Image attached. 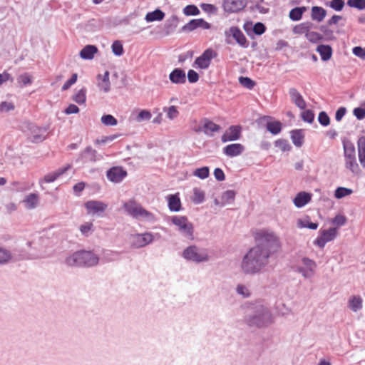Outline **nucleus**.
<instances>
[{"mask_svg": "<svg viewBox=\"0 0 365 365\" xmlns=\"http://www.w3.org/2000/svg\"><path fill=\"white\" fill-rule=\"evenodd\" d=\"M353 190L344 187H339L335 190L334 197L337 199H341L347 195H351Z\"/></svg>", "mask_w": 365, "mask_h": 365, "instance_id": "c03bdc74", "label": "nucleus"}, {"mask_svg": "<svg viewBox=\"0 0 365 365\" xmlns=\"http://www.w3.org/2000/svg\"><path fill=\"white\" fill-rule=\"evenodd\" d=\"M313 24L310 21H306L301 23L299 24L296 25L292 31L294 34H305L307 35V32L312 28Z\"/></svg>", "mask_w": 365, "mask_h": 365, "instance_id": "e433bc0d", "label": "nucleus"}, {"mask_svg": "<svg viewBox=\"0 0 365 365\" xmlns=\"http://www.w3.org/2000/svg\"><path fill=\"white\" fill-rule=\"evenodd\" d=\"M73 100L79 105L85 103L86 101V89L82 88L73 96Z\"/></svg>", "mask_w": 365, "mask_h": 365, "instance_id": "37998d69", "label": "nucleus"}, {"mask_svg": "<svg viewBox=\"0 0 365 365\" xmlns=\"http://www.w3.org/2000/svg\"><path fill=\"white\" fill-rule=\"evenodd\" d=\"M155 235L150 232L131 234L129 237L130 247L133 249H140L152 244Z\"/></svg>", "mask_w": 365, "mask_h": 365, "instance_id": "6e6552de", "label": "nucleus"}, {"mask_svg": "<svg viewBox=\"0 0 365 365\" xmlns=\"http://www.w3.org/2000/svg\"><path fill=\"white\" fill-rule=\"evenodd\" d=\"M225 41L227 43H232L230 38L232 37L236 42L242 47L247 48L249 45L247 38L242 31L237 26H232L225 31Z\"/></svg>", "mask_w": 365, "mask_h": 365, "instance_id": "9b49d317", "label": "nucleus"}, {"mask_svg": "<svg viewBox=\"0 0 365 365\" xmlns=\"http://www.w3.org/2000/svg\"><path fill=\"white\" fill-rule=\"evenodd\" d=\"M217 56V53L212 48L206 49L199 57L196 58L195 65L200 69H207L212 58Z\"/></svg>", "mask_w": 365, "mask_h": 365, "instance_id": "ddd939ff", "label": "nucleus"}, {"mask_svg": "<svg viewBox=\"0 0 365 365\" xmlns=\"http://www.w3.org/2000/svg\"><path fill=\"white\" fill-rule=\"evenodd\" d=\"M165 17V13L159 9L153 11L148 12L145 15V20L147 22H153L155 21H162Z\"/></svg>", "mask_w": 365, "mask_h": 365, "instance_id": "4c0bfd02", "label": "nucleus"}, {"mask_svg": "<svg viewBox=\"0 0 365 365\" xmlns=\"http://www.w3.org/2000/svg\"><path fill=\"white\" fill-rule=\"evenodd\" d=\"M246 6V0H224L223 8L226 12L235 13Z\"/></svg>", "mask_w": 365, "mask_h": 365, "instance_id": "a211bd4d", "label": "nucleus"}, {"mask_svg": "<svg viewBox=\"0 0 365 365\" xmlns=\"http://www.w3.org/2000/svg\"><path fill=\"white\" fill-rule=\"evenodd\" d=\"M102 159L103 156L101 154L98 153L97 151L93 149L91 146H88L83 152L81 153L76 160L82 163H95Z\"/></svg>", "mask_w": 365, "mask_h": 365, "instance_id": "4468645a", "label": "nucleus"}, {"mask_svg": "<svg viewBox=\"0 0 365 365\" xmlns=\"http://www.w3.org/2000/svg\"><path fill=\"white\" fill-rule=\"evenodd\" d=\"M28 129L29 131V138L32 143H40L46 138V128L38 127L34 124H29Z\"/></svg>", "mask_w": 365, "mask_h": 365, "instance_id": "2eb2a0df", "label": "nucleus"}, {"mask_svg": "<svg viewBox=\"0 0 365 365\" xmlns=\"http://www.w3.org/2000/svg\"><path fill=\"white\" fill-rule=\"evenodd\" d=\"M111 48L112 52L117 56H120L123 54V46L120 41H115L112 43Z\"/></svg>", "mask_w": 365, "mask_h": 365, "instance_id": "8fccbe9b", "label": "nucleus"}, {"mask_svg": "<svg viewBox=\"0 0 365 365\" xmlns=\"http://www.w3.org/2000/svg\"><path fill=\"white\" fill-rule=\"evenodd\" d=\"M79 230L84 237L90 236L94 231L93 224L91 222H86L79 227Z\"/></svg>", "mask_w": 365, "mask_h": 365, "instance_id": "79ce46f5", "label": "nucleus"}, {"mask_svg": "<svg viewBox=\"0 0 365 365\" xmlns=\"http://www.w3.org/2000/svg\"><path fill=\"white\" fill-rule=\"evenodd\" d=\"M170 221L173 225L178 227V232L182 236L190 240L193 238V225L189 222L187 217L175 215L171 217Z\"/></svg>", "mask_w": 365, "mask_h": 365, "instance_id": "0eeeda50", "label": "nucleus"}, {"mask_svg": "<svg viewBox=\"0 0 365 365\" xmlns=\"http://www.w3.org/2000/svg\"><path fill=\"white\" fill-rule=\"evenodd\" d=\"M246 322L250 327L262 328L273 322L272 314L269 309L261 304H255L251 313L247 315Z\"/></svg>", "mask_w": 365, "mask_h": 365, "instance_id": "f03ea898", "label": "nucleus"}, {"mask_svg": "<svg viewBox=\"0 0 365 365\" xmlns=\"http://www.w3.org/2000/svg\"><path fill=\"white\" fill-rule=\"evenodd\" d=\"M209 174L210 170L207 166L197 168L193 173V175L199 178L200 179L207 178L209 176Z\"/></svg>", "mask_w": 365, "mask_h": 365, "instance_id": "09e8293b", "label": "nucleus"}, {"mask_svg": "<svg viewBox=\"0 0 365 365\" xmlns=\"http://www.w3.org/2000/svg\"><path fill=\"white\" fill-rule=\"evenodd\" d=\"M307 11V7H295L289 11V16L294 21H299L302 18L303 14Z\"/></svg>", "mask_w": 365, "mask_h": 365, "instance_id": "58836bf2", "label": "nucleus"}, {"mask_svg": "<svg viewBox=\"0 0 365 365\" xmlns=\"http://www.w3.org/2000/svg\"><path fill=\"white\" fill-rule=\"evenodd\" d=\"M192 200L195 204L197 205L202 203L205 200V192L200 188H194Z\"/></svg>", "mask_w": 365, "mask_h": 365, "instance_id": "a19ab883", "label": "nucleus"}, {"mask_svg": "<svg viewBox=\"0 0 365 365\" xmlns=\"http://www.w3.org/2000/svg\"><path fill=\"white\" fill-rule=\"evenodd\" d=\"M235 192L234 190H227L225 192H223L222 195V200L223 203L227 204L232 202L235 197Z\"/></svg>", "mask_w": 365, "mask_h": 365, "instance_id": "5fc2aeb1", "label": "nucleus"}, {"mask_svg": "<svg viewBox=\"0 0 365 365\" xmlns=\"http://www.w3.org/2000/svg\"><path fill=\"white\" fill-rule=\"evenodd\" d=\"M304 132L302 130H293L291 131V139L296 147H301L304 143Z\"/></svg>", "mask_w": 365, "mask_h": 365, "instance_id": "c9c22d12", "label": "nucleus"}, {"mask_svg": "<svg viewBox=\"0 0 365 365\" xmlns=\"http://www.w3.org/2000/svg\"><path fill=\"white\" fill-rule=\"evenodd\" d=\"M70 168V165H67L63 168H61L57 170L46 174L44 176L43 181L47 183H51L54 182L58 178L65 173Z\"/></svg>", "mask_w": 365, "mask_h": 365, "instance_id": "2f4dec72", "label": "nucleus"}, {"mask_svg": "<svg viewBox=\"0 0 365 365\" xmlns=\"http://www.w3.org/2000/svg\"><path fill=\"white\" fill-rule=\"evenodd\" d=\"M99 262L98 256L92 251L79 250L68 256L65 263L69 267H91Z\"/></svg>", "mask_w": 365, "mask_h": 365, "instance_id": "7ed1b4c3", "label": "nucleus"}, {"mask_svg": "<svg viewBox=\"0 0 365 365\" xmlns=\"http://www.w3.org/2000/svg\"><path fill=\"white\" fill-rule=\"evenodd\" d=\"M183 13L186 16H195L200 14V10L195 5H187L183 9Z\"/></svg>", "mask_w": 365, "mask_h": 365, "instance_id": "052dcab7", "label": "nucleus"}, {"mask_svg": "<svg viewBox=\"0 0 365 365\" xmlns=\"http://www.w3.org/2000/svg\"><path fill=\"white\" fill-rule=\"evenodd\" d=\"M319 225L316 222H312L309 220H298L297 221V227L299 228H309L311 230H317Z\"/></svg>", "mask_w": 365, "mask_h": 365, "instance_id": "49530a36", "label": "nucleus"}, {"mask_svg": "<svg viewBox=\"0 0 365 365\" xmlns=\"http://www.w3.org/2000/svg\"><path fill=\"white\" fill-rule=\"evenodd\" d=\"M163 111L167 112L168 118L170 120L176 118L179 115V112L175 106H171L169 108H164Z\"/></svg>", "mask_w": 365, "mask_h": 365, "instance_id": "13d9d810", "label": "nucleus"}, {"mask_svg": "<svg viewBox=\"0 0 365 365\" xmlns=\"http://www.w3.org/2000/svg\"><path fill=\"white\" fill-rule=\"evenodd\" d=\"M312 196V195L311 193L304 191L299 192V193L297 194L296 197L293 200L294 204L298 208L303 207L311 201Z\"/></svg>", "mask_w": 365, "mask_h": 365, "instance_id": "a878e982", "label": "nucleus"}, {"mask_svg": "<svg viewBox=\"0 0 365 365\" xmlns=\"http://www.w3.org/2000/svg\"><path fill=\"white\" fill-rule=\"evenodd\" d=\"M121 252L113 250H106L103 252L102 261L104 263H109L120 259Z\"/></svg>", "mask_w": 365, "mask_h": 365, "instance_id": "72a5a7b5", "label": "nucleus"}, {"mask_svg": "<svg viewBox=\"0 0 365 365\" xmlns=\"http://www.w3.org/2000/svg\"><path fill=\"white\" fill-rule=\"evenodd\" d=\"M318 121L322 126H327L330 123V118L325 111H322L319 114Z\"/></svg>", "mask_w": 365, "mask_h": 365, "instance_id": "0e129e2a", "label": "nucleus"}, {"mask_svg": "<svg viewBox=\"0 0 365 365\" xmlns=\"http://www.w3.org/2000/svg\"><path fill=\"white\" fill-rule=\"evenodd\" d=\"M302 118L304 121L312 123L314 119V113L312 110H306L301 114Z\"/></svg>", "mask_w": 365, "mask_h": 365, "instance_id": "e2e57ef3", "label": "nucleus"}, {"mask_svg": "<svg viewBox=\"0 0 365 365\" xmlns=\"http://www.w3.org/2000/svg\"><path fill=\"white\" fill-rule=\"evenodd\" d=\"M363 300L360 296H353L349 300V307L353 312H357L362 308Z\"/></svg>", "mask_w": 365, "mask_h": 365, "instance_id": "ea45409f", "label": "nucleus"}, {"mask_svg": "<svg viewBox=\"0 0 365 365\" xmlns=\"http://www.w3.org/2000/svg\"><path fill=\"white\" fill-rule=\"evenodd\" d=\"M344 156L345 168L353 174L357 175L360 172L359 165L356 159V150L354 145L348 140H343Z\"/></svg>", "mask_w": 365, "mask_h": 365, "instance_id": "423d86ee", "label": "nucleus"}, {"mask_svg": "<svg viewBox=\"0 0 365 365\" xmlns=\"http://www.w3.org/2000/svg\"><path fill=\"white\" fill-rule=\"evenodd\" d=\"M197 28L209 29L210 28V24L202 19H192L184 25L182 30L184 31H191Z\"/></svg>", "mask_w": 365, "mask_h": 365, "instance_id": "6ab92c4d", "label": "nucleus"}, {"mask_svg": "<svg viewBox=\"0 0 365 365\" xmlns=\"http://www.w3.org/2000/svg\"><path fill=\"white\" fill-rule=\"evenodd\" d=\"M317 264L316 262L309 257L302 258L300 264L294 267V270L301 274L306 279L312 278L316 273Z\"/></svg>", "mask_w": 365, "mask_h": 365, "instance_id": "1a4fd4ad", "label": "nucleus"}, {"mask_svg": "<svg viewBox=\"0 0 365 365\" xmlns=\"http://www.w3.org/2000/svg\"><path fill=\"white\" fill-rule=\"evenodd\" d=\"M127 175V172L121 167H113L110 168L107 173L106 176L108 179L115 183L120 182Z\"/></svg>", "mask_w": 365, "mask_h": 365, "instance_id": "dca6fc26", "label": "nucleus"}, {"mask_svg": "<svg viewBox=\"0 0 365 365\" xmlns=\"http://www.w3.org/2000/svg\"><path fill=\"white\" fill-rule=\"evenodd\" d=\"M326 4L336 11H340L343 9L345 3L344 0H331Z\"/></svg>", "mask_w": 365, "mask_h": 365, "instance_id": "de8ad7c7", "label": "nucleus"}, {"mask_svg": "<svg viewBox=\"0 0 365 365\" xmlns=\"http://www.w3.org/2000/svg\"><path fill=\"white\" fill-rule=\"evenodd\" d=\"M37 257H39V256L29 254L22 248H14L12 252H11L10 261L16 262Z\"/></svg>", "mask_w": 365, "mask_h": 365, "instance_id": "aec40b11", "label": "nucleus"}, {"mask_svg": "<svg viewBox=\"0 0 365 365\" xmlns=\"http://www.w3.org/2000/svg\"><path fill=\"white\" fill-rule=\"evenodd\" d=\"M152 117L151 113L148 110H141L135 118L137 122H143L150 120Z\"/></svg>", "mask_w": 365, "mask_h": 365, "instance_id": "603ef678", "label": "nucleus"}, {"mask_svg": "<svg viewBox=\"0 0 365 365\" xmlns=\"http://www.w3.org/2000/svg\"><path fill=\"white\" fill-rule=\"evenodd\" d=\"M242 128L240 125H231L222 135L221 140L223 143L234 141L240 139Z\"/></svg>", "mask_w": 365, "mask_h": 365, "instance_id": "f3484780", "label": "nucleus"}, {"mask_svg": "<svg viewBox=\"0 0 365 365\" xmlns=\"http://www.w3.org/2000/svg\"><path fill=\"white\" fill-rule=\"evenodd\" d=\"M245 150V147L240 143H233L225 146L223 148V153L230 158L241 155Z\"/></svg>", "mask_w": 365, "mask_h": 365, "instance_id": "412c9836", "label": "nucleus"}, {"mask_svg": "<svg viewBox=\"0 0 365 365\" xmlns=\"http://www.w3.org/2000/svg\"><path fill=\"white\" fill-rule=\"evenodd\" d=\"M169 210L172 212H178L181 209V202L179 196L170 195L167 197Z\"/></svg>", "mask_w": 365, "mask_h": 365, "instance_id": "7c9ffc66", "label": "nucleus"}, {"mask_svg": "<svg viewBox=\"0 0 365 365\" xmlns=\"http://www.w3.org/2000/svg\"><path fill=\"white\" fill-rule=\"evenodd\" d=\"M327 16V11L318 6H314L311 9V18L317 22H322Z\"/></svg>", "mask_w": 365, "mask_h": 365, "instance_id": "c756f323", "label": "nucleus"}, {"mask_svg": "<svg viewBox=\"0 0 365 365\" xmlns=\"http://www.w3.org/2000/svg\"><path fill=\"white\" fill-rule=\"evenodd\" d=\"M239 82L243 87L248 89H252L255 86V82L249 77L240 76Z\"/></svg>", "mask_w": 365, "mask_h": 365, "instance_id": "864d4df0", "label": "nucleus"}, {"mask_svg": "<svg viewBox=\"0 0 365 365\" xmlns=\"http://www.w3.org/2000/svg\"><path fill=\"white\" fill-rule=\"evenodd\" d=\"M337 235V227L320 230L319 236L314 241V245H317L319 248H324L326 244L333 241L336 237Z\"/></svg>", "mask_w": 365, "mask_h": 365, "instance_id": "9d476101", "label": "nucleus"}, {"mask_svg": "<svg viewBox=\"0 0 365 365\" xmlns=\"http://www.w3.org/2000/svg\"><path fill=\"white\" fill-rule=\"evenodd\" d=\"M178 24V18L175 15H172L168 18L163 26V31L165 36L173 34L176 29Z\"/></svg>", "mask_w": 365, "mask_h": 365, "instance_id": "bb28decb", "label": "nucleus"}, {"mask_svg": "<svg viewBox=\"0 0 365 365\" xmlns=\"http://www.w3.org/2000/svg\"><path fill=\"white\" fill-rule=\"evenodd\" d=\"M265 30V26L261 22H257L252 26V31L257 35H262Z\"/></svg>", "mask_w": 365, "mask_h": 365, "instance_id": "338daca9", "label": "nucleus"}, {"mask_svg": "<svg viewBox=\"0 0 365 365\" xmlns=\"http://www.w3.org/2000/svg\"><path fill=\"white\" fill-rule=\"evenodd\" d=\"M259 244L251 248L243 257L240 268L245 274H255L260 272L268 264L272 252L279 247L277 237L272 232L261 230L257 233Z\"/></svg>", "mask_w": 365, "mask_h": 365, "instance_id": "f257e3e1", "label": "nucleus"}, {"mask_svg": "<svg viewBox=\"0 0 365 365\" xmlns=\"http://www.w3.org/2000/svg\"><path fill=\"white\" fill-rule=\"evenodd\" d=\"M23 203L24 204L26 208L29 210L36 208L39 203V198L38 195L35 193H30L26 196L23 200Z\"/></svg>", "mask_w": 365, "mask_h": 365, "instance_id": "473e14b6", "label": "nucleus"}, {"mask_svg": "<svg viewBox=\"0 0 365 365\" xmlns=\"http://www.w3.org/2000/svg\"><path fill=\"white\" fill-rule=\"evenodd\" d=\"M109 71H105L103 76L98 75V88L103 91L105 93H108L110 90V82L109 80Z\"/></svg>", "mask_w": 365, "mask_h": 365, "instance_id": "cd10ccee", "label": "nucleus"}, {"mask_svg": "<svg viewBox=\"0 0 365 365\" xmlns=\"http://www.w3.org/2000/svg\"><path fill=\"white\" fill-rule=\"evenodd\" d=\"M317 51L319 53L322 60L324 61L329 60L332 55V48L329 45H319L317 48Z\"/></svg>", "mask_w": 365, "mask_h": 365, "instance_id": "f704fd0d", "label": "nucleus"}, {"mask_svg": "<svg viewBox=\"0 0 365 365\" xmlns=\"http://www.w3.org/2000/svg\"><path fill=\"white\" fill-rule=\"evenodd\" d=\"M182 257L186 261L196 264L207 262L210 259L207 249L194 245L187 247L182 251Z\"/></svg>", "mask_w": 365, "mask_h": 365, "instance_id": "39448f33", "label": "nucleus"}, {"mask_svg": "<svg viewBox=\"0 0 365 365\" xmlns=\"http://www.w3.org/2000/svg\"><path fill=\"white\" fill-rule=\"evenodd\" d=\"M11 259V252L5 248L0 247V264H5Z\"/></svg>", "mask_w": 365, "mask_h": 365, "instance_id": "6e6d98bb", "label": "nucleus"}, {"mask_svg": "<svg viewBox=\"0 0 365 365\" xmlns=\"http://www.w3.org/2000/svg\"><path fill=\"white\" fill-rule=\"evenodd\" d=\"M220 126L212 121L205 119L204 123L200 128V130L202 131L206 135L212 137L214 133L218 132L220 130Z\"/></svg>", "mask_w": 365, "mask_h": 365, "instance_id": "5701e85b", "label": "nucleus"}, {"mask_svg": "<svg viewBox=\"0 0 365 365\" xmlns=\"http://www.w3.org/2000/svg\"><path fill=\"white\" fill-rule=\"evenodd\" d=\"M85 207L88 215L102 217L108 205L102 201L89 200L85 203Z\"/></svg>", "mask_w": 365, "mask_h": 365, "instance_id": "f8f14e48", "label": "nucleus"}, {"mask_svg": "<svg viewBox=\"0 0 365 365\" xmlns=\"http://www.w3.org/2000/svg\"><path fill=\"white\" fill-rule=\"evenodd\" d=\"M18 82L21 84L22 86H26L31 83V77L29 73H25L19 76Z\"/></svg>", "mask_w": 365, "mask_h": 365, "instance_id": "69168bd1", "label": "nucleus"}, {"mask_svg": "<svg viewBox=\"0 0 365 365\" xmlns=\"http://www.w3.org/2000/svg\"><path fill=\"white\" fill-rule=\"evenodd\" d=\"M274 145L279 148L282 152L289 151L292 149V146L286 139H278L275 140Z\"/></svg>", "mask_w": 365, "mask_h": 365, "instance_id": "a18cd8bd", "label": "nucleus"}, {"mask_svg": "<svg viewBox=\"0 0 365 365\" xmlns=\"http://www.w3.org/2000/svg\"><path fill=\"white\" fill-rule=\"evenodd\" d=\"M263 120H267L266 128L272 135H277L282 130V123L278 120H272L269 116H264L262 118Z\"/></svg>", "mask_w": 365, "mask_h": 365, "instance_id": "4be33fe9", "label": "nucleus"}, {"mask_svg": "<svg viewBox=\"0 0 365 365\" xmlns=\"http://www.w3.org/2000/svg\"><path fill=\"white\" fill-rule=\"evenodd\" d=\"M101 122L103 124L107 126H114L118 123L117 120L110 114L103 115L101 117Z\"/></svg>", "mask_w": 365, "mask_h": 365, "instance_id": "3c124183", "label": "nucleus"}, {"mask_svg": "<svg viewBox=\"0 0 365 365\" xmlns=\"http://www.w3.org/2000/svg\"><path fill=\"white\" fill-rule=\"evenodd\" d=\"M98 52V48L94 45H86L80 51V56L84 60H91Z\"/></svg>", "mask_w": 365, "mask_h": 365, "instance_id": "c85d7f7f", "label": "nucleus"}, {"mask_svg": "<svg viewBox=\"0 0 365 365\" xmlns=\"http://www.w3.org/2000/svg\"><path fill=\"white\" fill-rule=\"evenodd\" d=\"M346 4L349 6L356 8L359 10L365 9V0H348Z\"/></svg>", "mask_w": 365, "mask_h": 365, "instance_id": "bf43d9fd", "label": "nucleus"}, {"mask_svg": "<svg viewBox=\"0 0 365 365\" xmlns=\"http://www.w3.org/2000/svg\"><path fill=\"white\" fill-rule=\"evenodd\" d=\"M123 209L125 212L136 220H141L148 222H154L156 217L154 214L146 210L140 204L134 200H129L123 203Z\"/></svg>", "mask_w": 365, "mask_h": 365, "instance_id": "20e7f679", "label": "nucleus"}, {"mask_svg": "<svg viewBox=\"0 0 365 365\" xmlns=\"http://www.w3.org/2000/svg\"><path fill=\"white\" fill-rule=\"evenodd\" d=\"M346 222V218L342 215H336L331 220V224L337 227L344 225Z\"/></svg>", "mask_w": 365, "mask_h": 365, "instance_id": "680f3d73", "label": "nucleus"}, {"mask_svg": "<svg viewBox=\"0 0 365 365\" xmlns=\"http://www.w3.org/2000/svg\"><path fill=\"white\" fill-rule=\"evenodd\" d=\"M289 94L292 101L300 109L306 108V102L300 93L295 88H291L289 90Z\"/></svg>", "mask_w": 365, "mask_h": 365, "instance_id": "393cba45", "label": "nucleus"}, {"mask_svg": "<svg viewBox=\"0 0 365 365\" xmlns=\"http://www.w3.org/2000/svg\"><path fill=\"white\" fill-rule=\"evenodd\" d=\"M358 153H365V136H361L357 141Z\"/></svg>", "mask_w": 365, "mask_h": 365, "instance_id": "774afa93", "label": "nucleus"}, {"mask_svg": "<svg viewBox=\"0 0 365 365\" xmlns=\"http://www.w3.org/2000/svg\"><path fill=\"white\" fill-rule=\"evenodd\" d=\"M306 38L309 41L312 43L319 42L323 38L320 34L315 31H310V30L307 32Z\"/></svg>", "mask_w": 365, "mask_h": 365, "instance_id": "4d7b16f0", "label": "nucleus"}, {"mask_svg": "<svg viewBox=\"0 0 365 365\" xmlns=\"http://www.w3.org/2000/svg\"><path fill=\"white\" fill-rule=\"evenodd\" d=\"M169 79L173 83L183 84L186 82L185 72L180 68H175L169 75Z\"/></svg>", "mask_w": 365, "mask_h": 365, "instance_id": "b1692460", "label": "nucleus"}]
</instances>
